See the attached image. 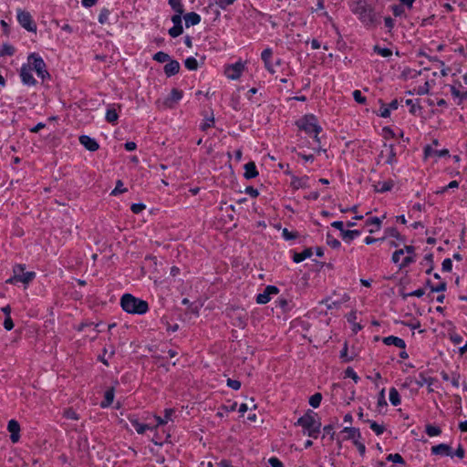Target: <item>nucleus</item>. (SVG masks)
Listing matches in <instances>:
<instances>
[{"label": "nucleus", "instance_id": "nucleus-64", "mask_svg": "<svg viewBox=\"0 0 467 467\" xmlns=\"http://www.w3.org/2000/svg\"><path fill=\"white\" fill-rule=\"evenodd\" d=\"M431 289L432 292H442L446 289V284L441 282L436 286H431Z\"/></svg>", "mask_w": 467, "mask_h": 467}, {"label": "nucleus", "instance_id": "nucleus-38", "mask_svg": "<svg viewBox=\"0 0 467 467\" xmlns=\"http://www.w3.org/2000/svg\"><path fill=\"white\" fill-rule=\"evenodd\" d=\"M370 423V429L376 432V434L379 435L382 434L385 431V427L383 425L378 424L375 421H369Z\"/></svg>", "mask_w": 467, "mask_h": 467}, {"label": "nucleus", "instance_id": "nucleus-30", "mask_svg": "<svg viewBox=\"0 0 467 467\" xmlns=\"http://www.w3.org/2000/svg\"><path fill=\"white\" fill-rule=\"evenodd\" d=\"M290 302L285 298H280L276 301V306L279 307L284 313L290 310Z\"/></svg>", "mask_w": 467, "mask_h": 467}, {"label": "nucleus", "instance_id": "nucleus-47", "mask_svg": "<svg viewBox=\"0 0 467 467\" xmlns=\"http://www.w3.org/2000/svg\"><path fill=\"white\" fill-rule=\"evenodd\" d=\"M353 97H354V99L359 103V104H365L366 103V98L364 96H362L361 94V91L360 90H355L353 92Z\"/></svg>", "mask_w": 467, "mask_h": 467}, {"label": "nucleus", "instance_id": "nucleus-32", "mask_svg": "<svg viewBox=\"0 0 467 467\" xmlns=\"http://www.w3.org/2000/svg\"><path fill=\"white\" fill-rule=\"evenodd\" d=\"M391 9H392V13L395 16H406V12H405V9L403 7V5H400V4L399 5H394L391 6Z\"/></svg>", "mask_w": 467, "mask_h": 467}, {"label": "nucleus", "instance_id": "nucleus-16", "mask_svg": "<svg viewBox=\"0 0 467 467\" xmlns=\"http://www.w3.org/2000/svg\"><path fill=\"white\" fill-rule=\"evenodd\" d=\"M383 342L388 346L393 345L400 348H405L406 346L405 341L402 338L394 336L384 337Z\"/></svg>", "mask_w": 467, "mask_h": 467}, {"label": "nucleus", "instance_id": "nucleus-58", "mask_svg": "<svg viewBox=\"0 0 467 467\" xmlns=\"http://www.w3.org/2000/svg\"><path fill=\"white\" fill-rule=\"evenodd\" d=\"M4 327L8 331L14 327V322H13L11 317H5V319L4 321Z\"/></svg>", "mask_w": 467, "mask_h": 467}, {"label": "nucleus", "instance_id": "nucleus-28", "mask_svg": "<svg viewBox=\"0 0 467 467\" xmlns=\"http://www.w3.org/2000/svg\"><path fill=\"white\" fill-rule=\"evenodd\" d=\"M366 224L367 225H371V226H375L376 229H370L369 230V233L372 234L374 233L376 230H379L380 228V225H381V221L379 218L378 217H373V218H370L368 220H367L366 222Z\"/></svg>", "mask_w": 467, "mask_h": 467}, {"label": "nucleus", "instance_id": "nucleus-59", "mask_svg": "<svg viewBox=\"0 0 467 467\" xmlns=\"http://www.w3.org/2000/svg\"><path fill=\"white\" fill-rule=\"evenodd\" d=\"M283 236H284L286 240H292V239L296 238L297 234H296V233L289 232L286 228H285V229L283 230Z\"/></svg>", "mask_w": 467, "mask_h": 467}, {"label": "nucleus", "instance_id": "nucleus-43", "mask_svg": "<svg viewBox=\"0 0 467 467\" xmlns=\"http://www.w3.org/2000/svg\"><path fill=\"white\" fill-rule=\"evenodd\" d=\"M64 417H66L67 419L74 420H78L79 419L77 412L71 408L67 409L64 411Z\"/></svg>", "mask_w": 467, "mask_h": 467}, {"label": "nucleus", "instance_id": "nucleus-53", "mask_svg": "<svg viewBox=\"0 0 467 467\" xmlns=\"http://www.w3.org/2000/svg\"><path fill=\"white\" fill-rule=\"evenodd\" d=\"M425 294V291L424 289H417L411 293H409V294H404L402 296L403 298H406L408 296H417V297H420L422 296L423 295Z\"/></svg>", "mask_w": 467, "mask_h": 467}, {"label": "nucleus", "instance_id": "nucleus-46", "mask_svg": "<svg viewBox=\"0 0 467 467\" xmlns=\"http://www.w3.org/2000/svg\"><path fill=\"white\" fill-rule=\"evenodd\" d=\"M235 0H214V3L222 9L233 5Z\"/></svg>", "mask_w": 467, "mask_h": 467}, {"label": "nucleus", "instance_id": "nucleus-21", "mask_svg": "<svg viewBox=\"0 0 467 467\" xmlns=\"http://www.w3.org/2000/svg\"><path fill=\"white\" fill-rule=\"evenodd\" d=\"M307 181L308 177L306 176L302 178L294 177L291 182V186L296 190H298L300 188H306L308 187Z\"/></svg>", "mask_w": 467, "mask_h": 467}, {"label": "nucleus", "instance_id": "nucleus-9", "mask_svg": "<svg viewBox=\"0 0 467 467\" xmlns=\"http://www.w3.org/2000/svg\"><path fill=\"white\" fill-rule=\"evenodd\" d=\"M278 292L279 290L276 286L268 285L265 287L263 293L256 296V303L261 305L266 304L271 300V296L273 295H277Z\"/></svg>", "mask_w": 467, "mask_h": 467}, {"label": "nucleus", "instance_id": "nucleus-41", "mask_svg": "<svg viewBox=\"0 0 467 467\" xmlns=\"http://www.w3.org/2000/svg\"><path fill=\"white\" fill-rule=\"evenodd\" d=\"M426 433L431 436V437H433V436H437L441 433V430L439 427H436V426H432V425H428L426 427Z\"/></svg>", "mask_w": 467, "mask_h": 467}, {"label": "nucleus", "instance_id": "nucleus-6", "mask_svg": "<svg viewBox=\"0 0 467 467\" xmlns=\"http://www.w3.org/2000/svg\"><path fill=\"white\" fill-rule=\"evenodd\" d=\"M352 11L364 21H371L370 12L368 10L365 2L361 0H355L351 5Z\"/></svg>", "mask_w": 467, "mask_h": 467}, {"label": "nucleus", "instance_id": "nucleus-4", "mask_svg": "<svg viewBox=\"0 0 467 467\" xmlns=\"http://www.w3.org/2000/svg\"><path fill=\"white\" fill-rule=\"evenodd\" d=\"M14 275L10 277L6 283L15 284L16 282H21L23 284H29L36 276L35 272H25L24 265H16L13 268Z\"/></svg>", "mask_w": 467, "mask_h": 467}, {"label": "nucleus", "instance_id": "nucleus-11", "mask_svg": "<svg viewBox=\"0 0 467 467\" xmlns=\"http://www.w3.org/2000/svg\"><path fill=\"white\" fill-rule=\"evenodd\" d=\"M32 68L27 66H23L20 70V77L24 84L33 86L36 84V80L31 72Z\"/></svg>", "mask_w": 467, "mask_h": 467}, {"label": "nucleus", "instance_id": "nucleus-45", "mask_svg": "<svg viewBox=\"0 0 467 467\" xmlns=\"http://www.w3.org/2000/svg\"><path fill=\"white\" fill-rule=\"evenodd\" d=\"M126 191H127V189L123 187L122 182L118 181L115 189L111 192V195H117L119 193H123Z\"/></svg>", "mask_w": 467, "mask_h": 467}, {"label": "nucleus", "instance_id": "nucleus-13", "mask_svg": "<svg viewBox=\"0 0 467 467\" xmlns=\"http://www.w3.org/2000/svg\"><path fill=\"white\" fill-rule=\"evenodd\" d=\"M379 161L387 164H392L395 161V152L393 148H387L386 150H381L379 156Z\"/></svg>", "mask_w": 467, "mask_h": 467}, {"label": "nucleus", "instance_id": "nucleus-5", "mask_svg": "<svg viewBox=\"0 0 467 467\" xmlns=\"http://www.w3.org/2000/svg\"><path fill=\"white\" fill-rule=\"evenodd\" d=\"M28 62L33 66V69L36 72L37 76L42 79L49 78L50 75L46 69V63L37 54L33 53L28 57Z\"/></svg>", "mask_w": 467, "mask_h": 467}, {"label": "nucleus", "instance_id": "nucleus-56", "mask_svg": "<svg viewBox=\"0 0 467 467\" xmlns=\"http://www.w3.org/2000/svg\"><path fill=\"white\" fill-rule=\"evenodd\" d=\"M451 268H452L451 260L450 258H447V259L443 260V262H442V270L446 271V272H450V271H451Z\"/></svg>", "mask_w": 467, "mask_h": 467}, {"label": "nucleus", "instance_id": "nucleus-20", "mask_svg": "<svg viewBox=\"0 0 467 467\" xmlns=\"http://www.w3.org/2000/svg\"><path fill=\"white\" fill-rule=\"evenodd\" d=\"M185 26L187 27L191 26L198 25L201 21V16L194 12L188 13L184 16Z\"/></svg>", "mask_w": 467, "mask_h": 467}, {"label": "nucleus", "instance_id": "nucleus-63", "mask_svg": "<svg viewBox=\"0 0 467 467\" xmlns=\"http://www.w3.org/2000/svg\"><path fill=\"white\" fill-rule=\"evenodd\" d=\"M245 192H246L247 194H249L250 196H252V197H257V196H258V194H259L258 190L254 189V187H252V186H248V187H246V189H245Z\"/></svg>", "mask_w": 467, "mask_h": 467}, {"label": "nucleus", "instance_id": "nucleus-25", "mask_svg": "<svg viewBox=\"0 0 467 467\" xmlns=\"http://www.w3.org/2000/svg\"><path fill=\"white\" fill-rule=\"evenodd\" d=\"M130 422L139 434H143L146 431V430L150 429V426L148 424L140 423L138 420L132 419L130 420Z\"/></svg>", "mask_w": 467, "mask_h": 467}, {"label": "nucleus", "instance_id": "nucleus-39", "mask_svg": "<svg viewBox=\"0 0 467 467\" xmlns=\"http://www.w3.org/2000/svg\"><path fill=\"white\" fill-rule=\"evenodd\" d=\"M374 50L383 57H389L392 54V51L389 48L379 47L378 46H375Z\"/></svg>", "mask_w": 467, "mask_h": 467}, {"label": "nucleus", "instance_id": "nucleus-29", "mask_svg": "<svg viewBox=\"0 0 467 467\" xmlns=\"http://www.w3.org/2000/svg\"><path fill=\"white\" fill-rule=\"evenodd\" d=\"M153 59L159 63H164L170 60V56L165 52L159 51L153 56Z\"/></svg>", "mask_w": 467, "mask_h": 467}, {"label": "nucleus", "instance_id": "nucleus-23", "mask_svg": "<svg viewBox=\"0 0 467 467\" xmlns=\"http://www.w3.org/2000/svg\"><path fill=\"white\" fill-rule=\"evenodd\" d=\"M312 255L310 248L305 249L302 253H296L293 256L295 263H300Z\"/></svg>", "mask_w": 467, "mask_h": 467}, {"label": "nucleus", "instance_id": "nucleus-24", "mask_svg": "<svg viewBox=\"0 0 467 467\" xmlns=\"http://www.w3.org/2000/svg\"><path fill=\"white\" fill-rule=\"evenodd\" d=\"M114 400V389H109L105 392L104 400L101 402L100 406L102 408L109 407Z\"/></svg>", "mask_w": 467, "mask_h": 467}, {"label": "nucleus", "instance_id": "nucleus-42", "mask_svg": "<svg viewBox=\"0 0 467 467\" xmlns=\"http://www.w3.org/2000/svg\"><path fill=\"white\" fill-rule=\"evenodd\" d=\"M182 26H173L169 29V34L172 37H177L182 34Z\"/></svg>", "mask_w": 467, "mask_h": 467}, {"label": "nucleus", "instance_id": "nucleus-1", "mask_svg": "<svg viewBox=\"0 0 467 467\" xmlns=\"http://www.w3.org/2000/svg\"><path fill=\"white\" fill-rule=\"evenodd\" d=\"M296 425L302 427L304 434L314 439L317 438L320 432L321 422L317 419V414L310 410L297 420Z\"/></svg>", "mask_w": 467, "mask_h": 467}, {"label": "nucleus", "instance_id": "nucleus-50", "mask_svg": "<svg viewBox=\"0 0 467 467\" xmlns=\"http://www.w3.org/2000/svg\"><path fill=\"white\" fill-rule=\"evenodd\" d=\"M227 386L232 388L233 389H239L241 388V382L236 379H227Z\"/></svg>", "mask_w": 467, "mask_h": 467}, {"label": "nucleus", "instance_id": "nucleus-57", "mask_svg": "<svg viewBox=\"0 0 467 467\" xmlns=\"http://www.w3.org/2000/svg\"><path fill=\"white\" fill-rule=\"evenodd\" d=\"M415 0H399L400 5H403L404 9H411Z\"/></svg>", "mask_w": 467, "mask_h": 467}, {"label": "nucleus", "instance_id": "nucleus-34", "mask_svg": "<svg viewBox=\"0 0 467 467\" xmlns=\"http://www.w3.org/2000/svg\"><path fill=\"white\" fill-rule=\"evenodd\" d=\"M169 4L176 13H183V6L181 3V0H169Z\"/></svg>", "mask_w": 467, "mask_h": 467}, {"label": "nucleus", "instance_id": "nucleus-17", "mask_svg": "<svg viewBox=\"0 0 467 467\" xmlns=\"http://www.w3.org/2000/svg\"><path fill=\"white\" fill-rule=\"evenodd\" d=\"M448 150L444 149L441 150H437L434 148H425L424 150V159H428L430 157H444L448 155Z\"/></svg>", "mask_w": 467, "mask_h": 467}, {"label": "nucleus", "instance_id": "nucleus-44", "mask_svg": "<svg viewBox=\"0 0 467 467\" xmlns=\"http://www.w3.org/2000/svg\"><path fill=\"white\" fill-rule=\"evenodd\" d=\"M415 261V257L413 255H406L401 264L400 265V269H402L404 267H407L408 265H410L411 263H413Z\"/></svg>", "mask_w": 467, "mask_h": 467}, {"label": "nucleus", "instance_id": "nucleus-33", "mask_svg": "<svg viewBox=\"0 0 467 467\" xmlns=\"http://www.w3.org/2000/svg\"><path fill=\"white\" fill-rule=\"evenodd\" d=\"M321 400H322V395L320 393H316L310 397L309 404L313 408H317L320 405Z\"/></svg>", "mask_w": 467, "mask_h": 467}, {"label": "nucleus", "instance_id": "nucleus-31", "mask_svg": "<svg viewBox=\"0 0 467 467\" xmlns=\"http://www.w3.org/2000/svg\"><path fill=\"white\" fill-rule=\"evenodd\" d=\"M118 113L114 109H109L106 113V119L109 123H114L118 119Z\"/></svg>", "mask_w": 467, "mask_h": 467}, {"label": "nucleus", "instance_id": "nucleus-15", "mask_svg": "<svg viewBox=\"0 0 467 467\" xmlns=\"http://www.w3.org/2000/svg\"><path fill=\"white\" fill-rule=\"evenodd\" d=\"M431 452L436 455L452 456L451 455V448L449 445L444 444V443L433 446L431 448Z\"/></svg>", "mask_w": 467, "mask_h": 467}, {"label": "nucleus", "instance_id": "nucleus-51", "mask_svg": "<svg viewBox=\"0 0 467 467\" xmlns=\"http://www.w3.org/2000/svg\"><path fill=\"white\" fill-rule=\"evenodd\" d=\"M387 234L391 237H395L398 240L403 241L402 236L400 234V233L395 228H389L386 231Z\"/></svg>", "mask_w": 467, "mask_h": 467}, {"label": "nucleus", "instance_id": "nucleus-52", "mask_svg": "<svg viewBox=\"0 0 467 467\" xmlns=\"http://www.w3.org/2000/svg\"><path fill=\"white\" fill-rule=\"evenodd\" d=\"M404 254L403 249L396 250L392 254V262L398 264L400 260V256Z\"/></svg>", "mask_w": 467, "mask_h": 467}, {"label": "nucleus", "instance_id": "nucleus-26", "mask_svg": "<svg viewBox=\"0 0 467 467\" xmlns=\"http://www.w3.org/2000/svg\"><path fill=\"white\" fill-rule=\"evenodd\" d=\"M359 234L360 233L358 230H345L341 235L346 242H350Z\"/></svg>", "mask_w": 467, "mask_h": 467}, {"label": "nucleus", "instance_id": "nucleus-35", "mask_svg": "<svg viewBox=\"0 0 467 467\" xmlns=\"http://www.w3.org/2000/svg\"><path fill=\"white\" fill-rule=\"evenodd\" d=\"M79 142L83 146H99L97 142H95L91 138L86 135H82L79 137Z\"/></svg>", "mask_w": 467, "mask_h": 467}, {"label": "nucleus", "instance_id": "nucleus-8", "mask_svg": "<svg viewBox=\"0 0 467 467\" xmlns=\"http://www.w3.org/2000/svg\"><path fill=\"white\" fill-rule=\"evenodd\" d=\"M17 20L19 24L29 32H36V26L32 20V16L28 12L18 10Z\"/></svg>", "mask_w": 467, "mask_h": 467}, {"label": "nucleus", "instance_id": "nucleus-40", "mask_svg": "<svg viewBox=\"0 0 467 467\" xmlns=\"http://www.w3.org/2000/svg\"><path fill=\"white\" fill-rule=\"evenodd\" d=\"M387 460L389 461V462H393L395 463H400V464H404L405 463L403 458L399 453L388 455Z\"/></svg>", "mask_w": 467, "mask_h": 467}, {"label": "nucleus", "instance_id": "nucleus-12", "mask_svg": "<svg viewBox=\"0 0 467 467\" xmlns=\"http://www.w3.org/2000/svg\"><path fill=\"white\" fill-rule=\"evenodd\" d=\"M182 98V91L177 88L171 89L169 97L165 99L164 104L171 108L174 103L178 102Z\"/></svg>", "mask_w": 467, "mask_h": 467}, {"label": "nucleus", "instance_id": "nucleus-22", "mask_svg": "<svg viewBox=\"0 0 467 467\" xmlns=\"http://www.w3.org/2000/svg\"><path fill=\"white\" fill-rule=\"evenodd\" d=\"M343 432L347 434L348 439L353 440V442L355 441V440H359L360 438V432L358 429L356 428L346 427L343 430Z\"/></svg>", "mask_w": 467, "mask_h": 467}, {"label": "nucleus", "instance_id": "nucleus-2", "mask_svg": "<svg viewBox=\"0 0 467 467\" xmlns=\"http://www.w3.org/2000/svg\"><path fill=\"white\" fill-rule=\"evenodd\" d=\"M120 305L123 310L130 314H145L148 309V303L144 300L137 298L130 294H125L122 296Z\"/></svg>", "mask_w": 467, "mask_h": 467}, {"label": "nucleus", "instance_id": "nucleus-62", "mask_svg": "<svg viewBox=\"0 0 467 467\" xmlns=\"http://www.w3.org/2000/svg\"><path fill=\"white\" fill-rule=\"evenodd\" d=\"M268 462L272 467H284L283 463L275 457H272L268 460Z\"/></svg>", "mask_w": 467, "mask_h": 467}, {"label": "nucleus", "instance_id": "nucleus-7", "mask_svg": "<svg viewBox=\"0 0 467 467\" xmlns=\"http://www.w3.org/2000/svg\"><path fill=\"white\" fill-rule=\"evenodd\" d=\"M244 67V64L242 61H238L234 64L227 65L224 67V74L229 79L235 80L241 77Z\"/></svg>", "mask_w": 467, "mask_h": 467}, {"label": "nucleus", "instance_id": "nucleus-3", "mask_svg": "<svg viewBox=\"0 0 467 467\" xmlns=\"http://www.w3.org/2000/svg\"><path fill=\"white\" fill-rule=\"evenodd\" d=\"M297 126L300 130H305L308 134H313L316 142L320 143L317 139V134L322 130L318 120L314 115H306L297 121Z\"/></svg>", "mask_w": 467, "mask_h": 467}, {"label": "nucleus", "instance_id": "nucleus-49", "mask_svg": "<svg viewBox=\"0 0 467 467\" xmlns=\"http://www.w3.org/2000/svg\"><path fill=\"white\" fill-rule=\"evenodd\" d=\"M109 12L108 9H102L99 16V22L100 24H105L109 19Z\"/></svg>", "mask_w": 467, "mask_h": 467}, {"label": "nucleus", "instance_id": "nucleus-10", "mask_svg": "<svg viewBox=\"0 0 467 467\" xmlns=\"http://www.w3.org/2000/svg\"><path fill=\"white\" fill-rule=\"evenodd\" d=\"M7 430L10 432V440L16 443L20 439V425L17 420H10L7 423Z\"/></svg>", "mask_w": 467, "mask_h": 467}, {"label": "nucleus", "instance_id": "nucleus-19", "mask_svg": "<svg viewBox=\"0 0 467 467\" xmlns=\"http://www.w3.org/2000/svg\"><path fill=\"white\" fill-rule=\"evenodd\" d=\"M393 185V181L389 180L385 182H379L378 183L374 184L373 187L377 192H386L390 191Z\"/></svg>", "mask_w": 467, "mask_h": 467}, {"label": "nucleus", "instance_id": "nucleus-27", "mask_svg": "<svg viewBox=\"0 0 467 467\" xmlns=\"http://www.w3.org/2000/svg\"><path fill=\"white\" fill-rule=\"evenodd\" d=\"M389 400L393 406H398L400 403V394L395 388L389 389Z\"/></svg>", "mask_w": 467, "mask_h": 467}, {"label": "nucleus", "instance_id": "nucleus-18", "mask_svg": "<svg viewBox=\"0 0 467 467\" xmlns=\"http://www.w3.org/2000/svg\"><path fill=\"white\" fill-rule=\"evenodd\" d=\"M258 175V171L256 170L255 164L253 161H250L244 165V178L245 179H253Z\"/></svg>", "mask_w": 467, "mask_h": 467}, {"label": "nucleus", "instance_id": "nucleus-55", "mask_svg": "<svg viewBox=\"0 0 467 467\" xmlns=\"http://www.w3.org/2000/svg\"><path fill=\"white\" fill-rule=\"evenodd\" d=\"M346 377L351 378L355 382H358V377L351 368H348L345 371Z\"/></svg>", "mask_w": 467, "mask_h": 467}, {"label": "nucleus", "instance_id": "nucleus-48", "mask_svg": "<svg viewBox=\"0 0 467 467\" xmlns=\"http://www.w3.org/2000/svg\"><path fill=\"white\" fill-rule=\"evenodd\" d=\"M272 54H273V52L270 48H266L262 52L261 57H262L263 61L265 62V65H268V60L271 59Z\"/></svg>", "mask_w": 467, "mask_h": 467}, {"label": "nucleus", "instance_id": "nucleus-14", "mask_svg": "<svg viewBox=\"0 0 467 467\" xmlns=\"http://www.w3.org/2000/svg\"><path fill=\"white\" fill-rule=\"evenodd\" d=\"M180 70V64L176 60H169L164 66V72L168 77L174 76Z\"/></svg>", "mask_w": 467, "mask_h": 467}, {"label": "nucleus", "instance_id": "nucleus-54", "mask_svg": "<svg viewBox=\"0 0 467 467\" xmlns=\"http://www.w3.org/2000/svg\"><path fill=\"white\" fill-rule=\"evenodd\" d=\"M146 206L143 203H133L130 207L134 213H140L145 210Z\"/></svg>", "mask_w": 467, "mask_h": 467}, {"label": "nucleus", "instance_id": "nucleus-37", "mask_svg": "<svg viewBox=\"0 0 467 467\" xmlns=\"http://www.w3.org/2000/svg\"><path fill=\"white\" fill-rule=\"evenodd\" d=\"M185 67L189 70H196L197 67H198V62H197V60L194 57H188L185 60Z\"/></svg>", "mask_w": 467, "mask_h": 467}, {"label": "nucleus", "instance_id": "nucleus-60", "mask_svg": "<svg viewBox=\"0 0 467 467\" xmlns=\"http://www.w3.org/2000/svg\"><path fill=\"white\" fill-rule=\"evenodd\" d=\"M390 115V110L389 107H385V105L382 103V106L380 108V113L379 116L382 118H388Z\"/></svg>", "mask_w": 467, "mask_h": 467}, {"label": "nucleus", "instance_id": "nucleus-36", "mask_svg": "<svg viewBox=\"0 0 467 467\" xmlns=\"http://www.w3.org/2000/svg\"><path fill=\"white\" fill-rule=\"evenodd\" d=\"M327 244L335 249L340 246V242L330 234H327Z\"/></svg>", "mask_w": 467, "mask_h": 467}, {"label": "nucleus", "instance_id": "nucleus-61", "mask_svg": "<svg viewBox=\"0 0 467 467\" xmlns=\"http://www.w3.org/2000/svg\"><path fill=\"white\" fill-rule=\"evenodd\" d=\"M354 444L356 445V447L358 448L359 453L361 455H364L365 454V451H366V447L365 445L359 441V440H355L354 441Z\"/></svg>", "mask_w": 467, "mask_h": 467}]
</instances>
